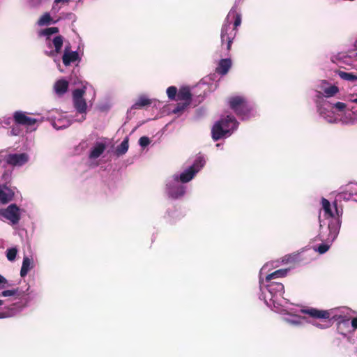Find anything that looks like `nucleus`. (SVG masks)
Wrapping results in <instances>:
<instances>
[{
    "instance_id": "nucleus-40",
    "label": "nucleus",
    "mask_w": 357,
    "mask_h": 357,
    "mask_svg": "<svg viewBox=\"0 0 357 357\" xmlns=\"http://www.w3.org/2000/svg\"><path fill=\"white\" fill-rule=\"evenodd\" d=\"M7 284V280L0 275V284H2V287H5V284Z\"/></svg>"
},
{
    "instance_id": "nucleus-11",
    "label": "nucleus",
    "mask_w": 357,
    "mask_h": 357,
    "mask_svg": "<svg viewBox=\"0 0 357 357\" xmlns=\"http://www.w3.org/2000/svg\"><path fill=\"white\" fill-rule=\"evenodd\" d=\"M70 45L66 46L62 56L63 63L66 66H69L71 63L79 60L78 52L77 51L70 52Z\"/></svg>"
},
{
    "instance_id": "nucleus-6",
    "label": "nucleus",
    "mask_w": 357,
    "mask_h": 357,
    "mask_svg": "<svg viewBox=\"0 0 357 357\" xmlns=\"http://www.w3.org/2000/svg\"><path fill=\"white\" fill-rule=\"evenodd\" d=\"M301 312L303 314L309 315L312 318L328 320L326 321V324H325L324 325H322L320 324H314V326H316L318 328H326L331 326V319H330L331 313L328 310H319L317 308L310 307L308 309L302 310Z\"/></svg>"
},
{
    "instance_id": "nucleus-4",
    "label": "nucleus",
    "mask_w": 357,
    "mask_h": 357,
    "mask_svg": "<svg viewBox=\"0 0 357 357\" xmlns=\"http://www.w3.org/2000/svg\"><path fill=\"white\" fill-rule=\"evenodd\" d=\"M230 108L243 119L249 116L252 110L245 98L243 96H233L229 99Z\"/></svg>"
},
{
    "instance_id": "nucleus-28",
    "label": "nucleus",
    "mask_w": 357,
    "mask_h": 357,
    "mask_svg": "<svg viewBox=\"0 0 357 357\" xmlns=\"http://www.w3.org/2000/svg\"><path fill=\"white\" fill-rule=\"evenodd\" d=\"M190 103H188V102H178L176 105V107L172 110V112L174 114H178L181 112H183L189 105Z\"/></svg>"
},
{
    "instance_id": "nucleus-14",
    "label": "nucleus",
    "mask_w": 357,
    "mask_h": 357,
    "mask_svg": "<svg viewBox=\"0 0 357 357\" xmlns=\"http://www.w3.org/2000/svg\"><path fill=\"white\" fill-rule=\"evenodd\" d=\"M14 195V192L8 188H0V202L3 204L8 203L13 199Z\"/></svg>"
},
{
    "instance_id": "nucleus-42",
    "label": "nucleus",
    "mask_w": 357,
    "mask_h": 357,
    "mask_svg": "<svg viewBox=\"0 0 357 357\" xmlns=\"http://www.w3.org/2000/svg\"><path fill=\"white\" fill-rule=\"evenodd\" d=\"M4 123H5L6 125H8V126L10 125V119H8L7 120H6L4 121Z\"/></svg>"
},
{
    "instance_id": "nucleus-32",
    "label": "nucleus",
    "mask_w": 357,
    "mask_h": 357,
    "mask_svg": "<svg viewBox=\"0 0 357 357\" xmlns=\"http://www.w3.org/2000/svg\"><path fill=\"white\" fill-rule=\"evenodd\" d=\"M19 291L18 288L15 289L4 290L0 294V296L7 297L16 295Z\"/></svg>"
},
{
    "instance_id": "nucleus-20",
    "label": "nucleus",
    "mask_w": 357,
    "mask_h": 357,
    "mask_svg": "<svg viewBox=\"0 0 357 357\" xmlns=\"http://www.w3.org/2000/svg\"><path fill=\"white\" fill-rule=\"evenodd\" d=\"M128 142V138L126 137L122 141V142L116 147L115 153L117 156L122 155L128 151L129 147Z\"/></svg>"
},
{
    "instance_id": "nucleus-36",
    "label": "nucleus",
    "mask_w": 357,
    "mask_h": 357,
    "mask_svg": "<svg viewBox=\"0 0 357 357\" xmlns=\"http://www.w3.org/2000/svg\"><path fill=\"white\" fill-rule=\"evenodd\" d=\"M139 145L142 147H145L150 144V139L148 137H142L139 140Z\"/></svg>"
},
{
    "instance_id": "nucleus-33",
    "label": "nucleus",
    "mask_w": 357,
    "mask_h": 357,
    "mask_svg": "<svg viewBox=\"0 0 357 357\" xmlns=\"http://www.w3.org/2000/svg\"><path fill=\"white\" fill-rule=\"evenodd\" d=\"M333 206L335 208V212H333L335 218L340 219L342 215L343 210L342 208H339L337 205V201L333 202Z\"/></svg>"
},
{
    "instance_id": "nucleus-3",
    "label": "nucleus",
    "mask_w": 357,
    "mask_h": 357,
    "mask_svg": "<svg viewBox=\"0 0 357 357\" xmlns=\"http://www.w3.org/2000/svg\"><path fill=\"white\" fill-rule=\"evenodd\" d=\"M321 204L322 208L325 212V215H326L327 218H331L328 226L329 230L328 240L333 241L339 233L341 225V220L340 219L335 218L333 211L331 208V203L328 199L322 198Z\"/></svg>"
},
{
    "instance_id": "nucleus-38",
    "label": "nucleus",
    "mask_w": 357,
    "mask_h": 357,
    "mask_svg": "<svg viewBox=\"0 0 357 357\" xmlns=\"http://www.w3.org/2000/svg\"><path fill=\"white\" fill-rule=\"evenodd\" d=\"M69 1H70V0H54V6H53V9H56V6H57V5L59 3H63V4H68L69 3Z\"/></svg>"
},
{
    "instance_id": "nucleus-23",
    "label": "nucleus",
    "mask_w": 357,
    "mask_h": 357,
    "mask_svg": "<svg viewBox=\"0 0 357 357\" xmlns=\"http://www.w3.org/2000/svg\"><path fill=\"white\" fill-rule=\"evenodd\" d=\"M31 261L29 257H24L22 261V265L20 270L21 277H24L27 275L29 271L31 268Z\"/></svg>"
},
{
    "instance_id": "nucleus-15",
    "label": "nucleus",
    "mask_w": 357,
    "mask_h": 357,
    "mask_svg": "<svg viewBox=\"0 0 357 357\" xmlns=\"http://www.w3.org/2000/svg\"><path fill=\"white\" fill-rule=\"evenodd\" d=\"M105 148L106 146L104 143H96L91 150L89 158L91 159H96L99 158L105 151Z\"/></svg>"
},
{
    "instance_id": "nucleus-12",
    "label": "nucleus",
    "mask_w": 357,
    "mask_h": 357,
    "mask_svg": "<svg viewBox=\"0 0 357 357\" xmlns=\"http://www.w3.org/2000/svg\"><path fill=\"white\" fill-rule=\"evenodd\" d=\"M231 67V60L229 58L220 60L215 72L221 75H225Z\"/></svg>"
},
{
    "instance_id": "nucleus-19",
    "label": "nucleus",
    "mask_w": 357,
    "mask_h": 357,
    "mask_svg": "<svg viewBox=\"0 0 357 357\" xmlns=\"http://www.w3.org/2000/svg\"><path fill=\"white\" fill-rule=\"evenodd\" d=\"M288 272L287 269H278L266 276V282H271L273 279L284 278L287 275Z\"/></svg>"
},
{
    "instance_id": "nucleus-35",
    "label": "nucleus",
    "mask_w": 357,
    "mask_h": 357,
    "mask_svg": "<svg viewBox=\"0 0 357 357\" xmlns=\"http://www.w3.org/2000/svg\"><path fill=\"white\" fill-rule=\"evenodd\" d=\"M333 107L335 108L338 112H344L347 105L342 102H337L333 105Z\"/></svg>"
},
{
    "instance_id": "nucleus-31",
    "label": "nucleus",
    "mask_w": 357,
    "mask_h": 357,
    "mask_svg": "<svg viewBox=\"0 0 357 357\" xmlns=\"http://www.w3.org/2000/svg\"><path fill=\"white\" fill-rule=\"evenodd\" d=\"M17 250L15 248H12L7 250L6 257L9 261H13L17 255Z\"/></svg>"
},
{
    "instance_id": "nucleus-39",
    "label": "nucleus",
    "mask_w": 357,
    "mask_h": 357,
    "mask_svg": "<svg viewBox=\"0 0 357 357\" xmlns=\"http://www.w3.org/2000/svg\"><path fill=\"white\" fill-rule=\"evenodd\" d=\"M61 123V120H58L57 122H54L53 126L56 129L59 130V129H61V128H66L68 126V124L67 126H66V125H59V123Z\"/></svg>"
},
{
    "instance_id": "nucleus-27",
    "label": "nucleus",
    "mask_w": 357,
    "mask_h": 357,
    "mask_svg": "<svg viewBox=\"0 0 357 357\" xmlns=\"http://www.w3.org/2000/svg\"><path fill=\"white\" fill-rule=\"evenodd\" d=\"M59 29L58 27H49L40 31L39 36H47V38L50 36L59 33Z\"/></svg>"
},
{
    "instance_id": "nucleus-30",
    "label": "nucleus",
    "mask_w": 357,
    "mask_h": 357,
    "mask_svg": "<svg viewBox=\"0 0 357 357\" xmlns=\"http://www.w3.org/2000/svg\"><path fill=\"white\" fill-rule=\"evenodd\" d=\"M14 307H8L7 310L4 312H0V319L8 318L15 315Z\"/></svg>"
},
{
    "instance_id": "nucleus-10",
    "label": "nucleus",
    "mask_w": 357,
    "mask_h": 357,
    "mask_svg": "<svg viewBox=\"0 0 357 357\" xmlns=\"http://www.w3.org/2000/svg\"><path fill=\"white\" fill-rule=\"evenodd\" d=\"M29 160L26 153H13L9 154L6 157V162L13 166H22L24 165Z\"/></svg>"
},
{
    "instance_id": "nucleus-18",
    "label": "nucleus",
    "mask_w": 357,
    "mask_h": 357,
    "mask_svg": "<svg viewBox=\"0 0 357 357\" xmlns=\"http://www.w3.org/2000/svg\"><path fill=\"white\" fill-rule=\"evenodd\" d=\"M267 288L271 294H282L284 292V285L280 282H270V284L267 285Z\"/></svg>"
},
{
    "instance_id": "nucleus-8",
    "label": "nucleus",
    "mask_w": 357,
    "mask_h": 357,
    "mask_svg": "<svg viewBox=\"0 0 357 357\" xmlns=\"http://www.w3.org/2000/svg\"><path fill=\"white\" fill-rule=\"evenodd\" d=\"M85 91L82 89H76L73 92L74 107L80 114H85L86 111V102L84 98Z\"/></svg>"
},
{
    "instance_id": "nucleus-37",
    "label": "nucleus",
    "mask_w": 357,
    "mask_h": 357,
    "mask_svg": "<svg viewBox=\"0 0 357 357\" xmlns=\"http://www.w3.org/2000/svg\"><path fill=\"white\" fill-rule=\"evenodd\" d=\"M329 248H330V246L328 245H327V244H320L318 246L317 251L320 254H324V253L326 252L328 250Z\"/></svg>"
},
{
    "instance_id": "nucleus-13",
    "label": "nucleus",
    "mask_w": 357,
    "mask_h": 357,
    "mask_svg": "<svg viewBox=\"0 0 357 357\" xmlns=\"http://www.w3.org/2000/svg\"><path fill=\"white\" fill-rule=\"evenodd\" d=\"M192 95L188 87H181L177 94L176 100L188 102L190 103L192 101Z\"/></svg>"
},
{
    "instance_id": "nucleus-2",
    "label": "nucleus",
    "mask_w": 357,
    "mask_h": 357,
    "mask_svg": "<svg viewBox=\"0 0 357 357\" xmlns=\"http://www.w3.org/2000/svg\"><path fill=\"white\" fill-rule=\"evenodd\" d=\"M237 126L238 122L234 116L227 115L221 119L212 128L211 132L213 140L220 139L231 130L236 129Z\"/></svg>"
},
{
    "instance_id": "nucleus-17",
    "label": "nucleus",
    "mask_w": 357,
    "mask_h": 357,
    "mask_svg": "<svg viewBox=\"0 0 357 357\" xmlns=\"http://www.w3.org/2000/svg\"><path fill=\"white\" fill-rule=\"evenodd\" d=\"M68 89V82L64 79H59L54 84V90L58 95H63Z\"/></svg>"
},
{
    "instance_id": "nucleus-29",
    "label": "nucleus",
    "mask_w": 357,
    "mask_h": 357,
    "mask_svg": "<svg viewBox=\"0 0 357 357\" xmlns=\"http://www.w3.org/2000/svg\"><path fill=\"white\" fill-rule=\"evenodd\" d=\"M178 92L176 87L174 86H169L167 89V96L172 100H176Z\"/></svg>"
},
{
    "instance_id": "nucleus-34",
    "label": "nucleus",
    "mask_w": 357,
    "mask_h": 357,
    "mask_svg": "<svg viewBox=\"0 0 357 357\" xmlns=\"http://www.w3.org/2000/svg\"><path fill=\"white\" fill-rule=\"evenodd\" d=\"M21 129L18 126H13L8 131L9 136H17L20 134Z\"/></svg>"
},
{
    "instance_id": "nucleus-5",
    "label": "nucleus",
    "mask_w": 357,
    "mask_h": 357,
    "mask_svg": "<svg viewBox=\"0 0 357 357\" xmlns=\"http://www.w3.org/2000/svg\"><path fill=\"white\" fill-rule=\"evenodd\" d=\"M205 160L203 156L199 155L195 160L192 166L180 174L179 178L176 176L175 180L180 181L182 183H188L193 178L195 175L204 166Z\"/></svg>"
},
{
    "instance_id": "nucleus-1",
    "label": "nucleus",
    "mask_w": 357,
    "mask_h": 357,
    "mask_svg": "<svg viewBox=\"0 0 357 357\" xmlns=\"http://www.w3.org/2000/svg\"><path fill=\"white\" fill-rule=\"evenodd\" d=\"M241 24V15L236 10H231L222 26L220 38L221 48L225 50V55H228L231 45L236 36V29Z\"/></svg>"
},
{
    "instance_id": "nucleus-26",
    "label": "nucleus",
    "mask_w": 357,
    "mask_h": 357,
    "mask_svg": "<svg viewBox=\"0 0 357 357\" xmlns=\"http://www.w3.org/2000/svg\"><path fill=\"white\" fill-rule=\"evenodd\" d=\"M324 96L326 98H330L334 96L336 93L339 92V89L337 86L333 85L329 87H326L323 89Z\"/></svg>"
},
{
    "instance_id": "nucleus-43",
    "label": "nucleus",
    "mask_w": 357,
    "mask_h": 357,
    "mask_svg": "<svg viewBox=\"0 0 357 357\" xmlns=\"http://www.w3.org/2000/svg\"><path fill=\"white\" fill-rule=\"evenodd\" d=\"M85 119V116L82 115V119L79 121H82Z\"/></svg>"
},
{
    "instance_id": "nucleus-22",
    "label": "nucleus",
    "mask_w": 357,
    "mask_h": 357,
    "mask_svg": "<svg viewBox=\"0 0 357 357\" xmlns=\"http://www.w3.org/2000/svg\"><path fill=\"white\" fill-rule=\"evenodd\" d=\"M55 21H53L50 14L49 13H45L43 14L38 20V25L40 26H48L52 23H55Z\"/></svg>"
},
{
    "instance_id": "nucleus-9",
    "label": "nucleus",
    "mask_w": 357,
    "mask_h": 357,
    "mask_svg": "<svg viewBox=\"0 0 357 357\" xmlns=\"http://www.w3.org/2000/svg\"><path fill=\"white\" fill-rule=\"evenodd\" d=\"M13 118L15 123L17 126L31 127L37 122V119L26 116V112L22 111L15 112Z\"/></svg>"
},
{
    "instance_id": "nucleus-41",
    "label": "nucleus",
    "mask_w": 357,
    "mask_h": 357,
    "mask_svg": "<svg viewBox=\"0 0 357 357\" xmlns=\"http://www.w3.org/2000/svg\"><path fill=\"white\" fill-rule=\"evenodd\" d=\"M351 326L354 330L357 329V317L352 319Z\"/></svg>"
},
{
    "instance_id": "nucleus-45",
    "label": "nucleus",
    "mask_w": 357,
    "mask_h": 357,
    "mask_svg": "<svg viewBox=\"0 0 357 357\" xmlns=\"http://www.w3.org/2000/svg\"><path fill=\"white\" fill-rule=\"evenodd\" d=\"M353 102H355V103H357V98L354 99V100H353Z\"/></svg>"
},
{
    "instance_id": "nucleus-21",
    "label": "nucleus",
    "mask_w": 357,
    "mask_h": 357,
    "mask_svg": "<svg viewBox=\"0 0 357 357\" xmlns=\"http://www.w3.org/2000/svg\"><path fill=\"white\" fill-rule=\"evenodd\" d=\"M151 102V100L147 98L146 97L140 96L136 102L132 105V108L135 109H141L145 106L150 105Z\"/></svg>"
},
{
    "instance_id": "nucleus-46",
    "label": "nucleus",
    "mask_w": 357,
    "mask_h": 357,
    "mask_svg": "<svg viewBox=\"0 0 357 357\" xmlns=\"http://www.w3.org/2000/svg\"><path fill=\"white\" fill-rule=\"evenodd\" d=\"M356 189H355V192H354V194L357 195V186L356 188Z\"/></svg>"
},
{
    "instance_id": "nucleus-7",
    "label": "nucleus",
    "mask_w": 357,
    "mask_h": 357,
    "mask_svg": "<svg viewBox=\"0 0 357 357\" xmlns=\"http://www.w3.org/2000/svg\"><path fill=\"white\" fill-rule=\"evenodd\" d=\"M0 215L16 225L20 220V208L15 204L9 205L6 208L0 210Z\"/></svg>"
},
{
    "instance_id": "nucleus-24",
    "label": "nucleus",
    "mask_w": 357,
    "mask_h": 357,
    "mask_svg": "<svg viewBox=\"0 0 357 357\" xmlns=\"http://www.w3.org/2000/svg\"><path fill=\"white\" fill-rule=\"evenodd\" d=\"M52 43L54 47V52L56 54H59L61 52L63 44V37L61 35L57 36L54 38L52 40Z\"/></svg>"
},
{
    "instance_id": "nucleus-25",
    "label": "nucleus",
    "mask_w": 357,
    "mask_h": 357,
    "mask_svg": "<svg viewBox=\"0 0 357 357\" xmlns=\"http://www.w3.org/2000/svg\"><path fill=\"white\" fill-rule=\"evenodd\" d=\"M337 74L341 79H342L344 80L351 81V82L357 81V75H355L351 73H347L344 71L338 70L337 72Z\"/></svg>"
},
{
    "instance_id": "nucleus-16",
    "label": "nucleus",
    "mask_w": 357,
    "mask_h": 357,
    "mask_svg": "<svg viewBox=\"0 0 357 357\" xmlns=\"http://www.w3.org/2000/svg\"><path fill=\"white\" fill-rule=\"evenodd\" d=\"M185 194V187L181 185H169V195L174 199L182 197Z\"/></svg>"
},
{
    "instance_id": "nucleus-44",
    "label": "nucleus",
    "mask_w": 357,
    "mask_h": 357,
    "mask_svg": "<svg viewBox=\"0 0 357 357\" xmlns=\"http://www.w3.org/2000/svg\"><path fill=\"white\" fill-rule=\"evenodd\" d=\"M3 304V301L0 300V305H2Z\"/></svg>"
}]
</instances>
